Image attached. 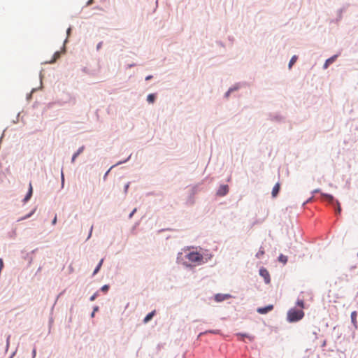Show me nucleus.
Instances as JSON below:
<instances>
[{"label": "nucleus", "instance_id": "1", "mask_svg": "<svg viewBox=\"0 0 358 358\" xmlns=\"http://www.w3.org/2000/svg\"><path fill=\"white\" fill-rule=\"evenodd\" d=\"M303 316L304 313L302 310L292 308L287 313V320L290 322H297L301 320Z\"/></svg>", "mask_w": 358, "mask_h": 358}, {"label": "nucleus", "instance_id": "2", "mask_svg": "<svg viewBox=\"0 0 358 358\" xmlns=\"http://www.w3.org/2000/svg\"><path fill=\"white\" fill-rule=\"evenodd\" d=\"M186 258L194 265H200L203 263V257L198 252H190L186 255Z\"/></svg>", "mask_w": 358, "mask_h": 358}, {"label": "nucleus", "instance_id": "3", "mask_svg": "<svg viewBox=\"0 0 358 358\" xmlns=\"http://www.w3.org/2000/svg\"><path fill=\"white\" fill-rule=\"evenodd\" d=\"M259 275L264 278V282L266 284L270 283L271 278H270L269 273L267 271V269H266L265 268H261L259 269Z\"/></svg>", "mask_w": 358, "mask_h": 358}, {"label": "nucleus", "instance_id": "4", "mask_svg": "<svg viewBox=\"0 0 358 358\" xmlns=\"http://www.w3.org/2000/svg\"><path fill=\"white\" fill-rule=\"evenodd\" d=\"M229 298H231V295L228 294H217L215 296V300L217 302H221Z\"/></svg>", "mask_w": 358, "mask_h": 358}, {"label": "nucleus", "instance_id": "5", "mask_svg": "<svg viewBox=\"0 0 358 358\" xmlns=\"http://www.w3.org/2000/svg\"><path fill=\"white\" fill-rule=\"evenodd\" d=\"M229 192V187L227 185H221L217 190V194L219 196H224Z\"/></svg>", "mask_w": 358, "mask_h": 358}, {"label": "nucleus", "instance_id": "6", "mask_svg": "<svg viewBox=\"0 0 358 358\" xmlns=\"http://www.w3.org/2000/svg\"><path fill=\"white\" fill-rule=\"evenodd\" d=\"M236 336L240 341H244V338H248L250 341H252L254 340V336H250L247 334L238 333L236 334Z\"/></svg>", "mask_w": 358, "mask_h": 358}, {"label": "nucleus", "instance_id": "7", "mask_svg": "<svg viewBox=\"0 0 358 358\" xmlns=\"http://www.w3.org/2000/svg\"><path fill=\"white\" fill-rule=\"evenodd\" d=\"M273 305H268L266 307H263V308H259L257 309V312L259 313V314H266L268 312L271 311V310H273Z\"/></svg>", "mask_w": 358, "mask_h": 358}, {"label": "nucleus", "instance_id": "8", "mask_svg": "<svg viewBox=\"0 0 358 358\" xmlns=\"http://www.w3.org/2000/svg\"><path fill=\"white\" fill-rule=\"evenodd\" d=\"M32 194H33V187H32L31 182H29V190H28V192H27V195L25 196L24 199H23V202L24 203L27 202L31 199Z\"/></svg>", "mask_w": 358, "mask_h": 358}, {"label": "nucleus", "instance_id": "9", "mask_svg": "<svg viewBox=\"0 0 358 358\" xmlns=\"http://www.w3.org/2000/svg\"><path fill=\"white\" fill-rule=\"evenodd\" d=\"M280 191V184L279 183H276L274 187H273V189H272V196L273 197H275L278 192Z\"/></svg>", "mask_w": 358, "mask_h": 358}, {"label": "nucleus", "instance_id": "10", "mask_svg": "<svg viewBox=\"0 0 358 358\" xmlns=\"http://www.w3.org/2000/svg\"><path fill=\"white\" fill-rule=\"evenodd\" d=\"M155 315V310H153L152 311L151 313H150L149 314H148L144 318L143 320V322L145 324L148 323L149 321H150L152 320V318L153 317V316Z\"/></svg>", "mask_w": 358, "mask_h": 358}, {"label": "nucleus", "instance_id": "11", "mask_svg": "<svg viewBox=\"0 0 358 358\" xmlns=\"http://www.w3.org/2000/svg\"><path fill=\"white\" fill-rule=\"evenodd\" d=\"M336 57H337V56L334 55V56L329 58L328 59H327L325 62V64H324V68L327 69L330 64L333 63L335 61Z\"/></svg>", "mask_w": 358, "mask_h": 358}, {"label": "nucleus", "instance_id": "12", "mask_svg": "<svg viewBox=\"0 0 358 358\" xmlns=\"http://www.w3.org/2000/svg\"><path fill=\"white\" fill-rule=\"evenodd\" d=\"M351 320H352V322L353 323V324L355 326H356L357 325V312L356 311H353L351 313Z\"/></svg>", "mask_w": 358, "mask_h": 358}, {"label": "nucleus", "instance_id": "13", "mask_svg": "<svg viewBox=\"0 0 358 358\" xmlns=\"http://www.w3.org/2000/svg\"><path fill=\"white\" fill-rule=\"evenodd\" d=\"M103 262V259H101V261L99 262V263L98 264L97 266L94 269L93 275H95L99 272V271L100 270V268L102 266Z\"/></svg>", "mask_w": 358, "mask_h": 358}, {"label": "nucleus", "instance_id": "14", "mask_svg": "<svg viewBox=\"0 0 358 358\" xmlns=\"http://www.w3.org/2000/svg\"><path fill=\"white\" fill-rule=\"evenodd\" d=\"M296 60H297V56H296V55H294V56L291 58V59H290V61H289V69H291V68H292V65H294V63L296 62Z\"/></svg>", "mask_w": 358, "mask_h": 358}, {"label": "nucleus", "instance_id": "15", "mask_svg": "<svg viewBox=\"0 0 358 358\" xmlns=\"http://www.w3.org/2000/svg\"><path fill=\"white\" fill-rule=\"evenodd\" d=\"M155 100V95L154 94H150L147 97V101L150 103H154Z\"/></svg>", "mask_w": 358, "mask_h": 358}, {"label": "nucleus", "instance_id": "16", "mask_svg": "<svg viewBox=\"0 0 358 358\" xmlns=\"http://www.w3.org/2000/svg\"><path fill=\"white\" fill-rule=\"evenodd\" d=\"M278 259L283 264H286L287 262V257L283 255H280V257H278Z\"/></svg>", "mask_w": 358, "mask_h": 358}, {"label": "nucleus", "instance_id": "17", "mask_svg": "<svg viewBox=\"0 0 358 358\" xmlns=\"http://www.w3.org/2000/svg\"><path fill=\"white\" fill-rule=\"evenodd\" d=\"M60 57V52H56L55 54H54V56H53V59L50 62V63H53L55 62L59 57Z\"/></svg>", "mask_w": 358, "mask_h": 358}, {"label": "nucleus", "instance_id": "18", "mask_svg": "<svg viewBox=\"0 0 358 358\" xmlns=\"http://www.w3.org/2000/svg\"><path fill=\"white\" fill-rule=\"evenodd\" d=\"M264 254V250L262 248H261L259 249V250L258 251V252L256 254V257L257 258H260L261 257H262Z\"/></svg>", "mask_w": 358, "mask_h": 358}, {"label": "nucleus", "instance_id": "19", "mask_svg": "<svg viewBox=\"0 0 358 358\" xmlns=\"http://www.w3.org/2000/svg\"><path fill=\"white\" fill-rule=\"evenodd\" d=\"M35 210H36V209H34V210H32L29 214H28V215H25L24 217H22V218L19 219V220H18V221L23 220H25V219H27V218L30 217H31V216L34 213Z\"/></svg>", "mask_w": 358, "mask_h": 358}, {"label": "nucleus", "instance_id": "20", "mask_svg": "<svg viewBox=\"0 0 358 358\" xmlns=\"http://www.w3.org/2000/svg\"><path fill=\"white\" fill-rule=\"evenodd\" d=\"M296 305H297L298 306H299L300 308H304V302H303V300H299H299L296 301Z\"/></svg>", "mask_w": 358, "mask_h": 358}, {"label": "nucleus", "instance_id": "21", "mask_svg": "<svg viewBox=\"0 0 358 358\" xmlns=\"http://www.w3.org/2000/svg\"><path fill=\"white\" fill-rule=\"evenodd\" d=\"M322 196L327 199L329 201H332L334 200V197L330 194H323Z\"/></svg>", "mask_w": 358, "mask_h": 358}, {"label": "nucleus", "instance_id": "22", "mask_svg": "<svg viewBox=\"0 0 358 358\" xmlns=\"http://www.w3.org/2000/svg\"><path fill=\"white\" fill-rule=\"evenodd\" d=\"M108 289H109V286H108V285H103V286L101 287V290H102L103 292H107V291L108 290Z\"/></svg>", "mask_w": 358, "mask_h": 358}, {"label": "nucleus", "instance_id": "23", "mask_svg": "<svg viewBox=\"0 0 358 358\" xmlns=\"http://www.w3.org/2000/svg\"><path fill=\"white\" fill-rule=\"evenodd\" d=\"M83 150H84V147H81V148H80L78 150V151L76 152V153H78V155H79L81 152H83Z\"/></svg>", "mask_w": 358, "mask_h": 358}, {"label": "nucleus", "instance_id": "24", "mask_svg": "<svg viewBox=\"0 0 358 358\" xmlns=\"http://www.w3.org/2000/svg\"><path fill=\"white\" fill-rule=\"evenodd\" d=\"M96 296H97V294H96V293L94 294L90 297V301H94V300L96 298Z\"/></svg>", "mask_w": 358, "mask_h": 358}, {"label": "nucleus", "instance_id": "25", "mask_svg": "<svg viewBox=\"0 0 358 358\" xmlns=\"http://www.w3.org/2000/svg\"><path fill=\"white\" fill-rule=\"evenodd\" d=\"M207 332H209V333H212V334H217L218 333V331H206L204 334L207 333ZM203 333H201L199 334V336H201V334H203Z\"/></svg>", "mask_w": 358, "mask_h": 358}, {"label": "nucleus", "instance_id": "26", "mask_svg": "<svg viewBox=\"0 0 358 358\" xmlns=\"http://www.w3.org/2000/svg\"><path fill=\"white\" fill-rule=\"evenodd\" d=\"M136 208H135V209H134V210H133V211L129 214V218H131V217H132V216L134 215V214L136 213Z\"/></svg>", "mask_w": 358, "mask_h": 358}, {"label": "nucleus", "instance_id": "27", "mask_svg": "<svg viewBox=\"0 0 358 358\" xmlns=\"http://www.w3.org/2000/svg\"><path fill=\"white\" fill-rule=\"evenodd\" d=\"M78 156V153H75L72 157V162H73L76 159V158Z\"/></svg>", "mask_w": 358, "mask_h": 358}, {"label": "nucleus", "instance_id": "28", "mask_svg": "<svg viewBox=\"0 0 358 358\" xmlns=\"http://www.w3.org/2000/svg\"><path fill=\"white\" fill-rule=\"evenodd\" d=\"M129 187V182H128L127 184H126L125 187H124V192L125 193L127 192V190H128V188Z\"/></svg>", "mask_w": 358, "mask_h": 358}, {"label": "nucleus", "instance_id": "29", "mask_svg": "<svg viewBox=\"0 0 358 358\" xmlns=\"http://www.w3.org/2000/svg\"><path fill=\"white\" fill-rule=\"evenodd\" d=\"M57 222V216H55L52 222V224H55Z\"/></svg>", "mask_w": 358, "mask_h": 358}, {"label": "nucleus", "instance_id": "30", "mask_svg": "<svg viewBox=\"0 0 358 358\" xmlns=\"http://www.w3.org/2000/svg\"><path fill=\"white\" fill-rule=\"evenodd\" d=\"M71 27H69L67 31H66V33H67V35L69 36L70 33H71Z\"/></svg>", "mask_w": 358, "mask_h": 358}, {"label": "nucleus", "instance_id": "31", "mask_svg": "<svg viewBox=\"0 0 358 358\" xmlns=\"http://www.w3.org/2000/svg\"><path fill=\"white\" fill-rule=\"evenodd\" d=\"M152 78V76H147V77L145 78V80H150Z\"/></svg>", "mask_w": 358, "mask_h": 358}, {"label": "nucleus", "instance_id": "32", "mask_svg": "<svg viewBox=\"0 0 358 358\" xmlns=\"http://www.w3.org/2000/svg\"><path fill=\"white\" fill-rule=\"evenodd\" d=\"M338 205H339V203H338ZM341 207H340V206H338V209H337V212H338V213H340V212H341Z\"/></svg>", "mask_w": 358, "mask_h": 358}, {"label": "nucleus", "instance_id": "33", "mask_svg": "<svg viewBox=\"0 0 358 358\" xmlns=\"http://www.w3.org/2000/svg\"><path fill=\"white\" fill-rule=\"evenodd\" d=\"M92 3V0H89L87 3V5H90Z\"/></svg>", "mask_w": 358, "mask_h": 358}, {"label": "nucleus", "instance_id": "34", "mask_svg": "<svg viewBox=\"0 0 358 358\" xmlns=\"http://www.w3.org/2000/svg\"><path fill=\"white\" fill-rule=\"evenodd\" d=\"M33 355H34V356H35V355H36V350H34V351H33Z\"/></svg>", "mask_w": 358, "mask_h": 358}]
</instances>
